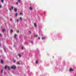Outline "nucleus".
I'll use <instances>...</instances> for the list:
<instances>
[{
    "mask_svg": "<svg viewBox=\"0 0 76 76\" xmlns=\"http://www.w3.org/2000/svg\"><path fill=\"white\" fill-rule=\"evenodd\" d=\"M11 68L12 69H16V66H15L14 65H13L11 67Z\"/></svg>",
    "mask_w": 76,
    "mask_h": 76,
    "instance_id": "f257e3e1",
    "label": "nucleus"
},
{
    "mask_svg": "<svg viewBox=\"0 0 76 76\" xmlns=\"http://www.w3.org/2000/svg\"><path fill=\"white\" fill-rule=\"evenodd\" d=\"M18 56H19V58H21V55L20 53H18Z\"/></svg>",
    "mask_w": 76,
    "mask_h": 76,
    "instance_id": "f03ea898",
    "label": "nucleus"
},
{
    "mask_svg": "<svg viewBox=\"0 0 76 76\" xmlns=\"http://www.w3.org/2000/svg\"><path fill=\"white\" fill-rule=\"evenodd\" d=\"M69 70L70 72H72L74 71V70L73 69H72V68H70Z\"/></svg>",
    "mask_w": 76,
    "mask_h": 76,
    "instance_id": "7ed1b4c3",
    "label": "nucleus"
},
{
    "mask_svg": "<svg viewBox=\"0 0 76 76\" xmlns=\"http://www.w3.org/2000/svg\"><path fill=\"white\" fill-rule=\"evenodd\" d=\"M17 64H19V65H20V64H21L19 63V61H17Z\"/></svg>",
    "mask_w": 76,
    "mask_h": 76,
    "instance_id": "20e7f679",
    "label": "nucleus"
},
{
    "mask_svg": "<svg viewBox=\"0 0 76 76\" xmlns=\"http://www.w3.org/2000/svg\"><path fill=\"white\" fill-rule=\"evenodd\" d=\"M34 25L35 27V28H37V25H36V23H34Z\"/></svg>",
    "mask_w": 76,
    "mask_h": 76,
    "instance_id": "39448f33",
    "label": "nucleus"
},
{
    "mask_svg": "<svg viewBox=\"0 0 76 76\" xmlns=\"http://www.w3.org/2000/svg\"><path fill=\"white\" fill-rule=\"evenodd\" d=\"M29 9L30 10H33V9H32V7H30Z\"/></svg>",
    "mask_w": 76,
    "mask_h": 76,
    "instance_id": "423d86ee",
    "label": "nucleus"
},
{
    "mask_svg": "<svg viewBox=\"0 0 76 76\" xmlns=\"http://www.w3.org/2000/svg\"><path fill=\"white\" fill-rule=\"evenodd\" d=\"M7 65H6V66H5L4 67L5 69H7Z\"/></svg>",
    "mask_w": 76,
    "mask_h": 76,
    "instance_id": "0eeeda50",
    "label": "nucleus"
},
{
    "mask_svg": "<svg viewBox=\"0 0 76 76\" xmlns=\"http://www.w3.org/2000/svg\"><path fill=\"white\" fill-rule=\"evenodd\" d=\"M6 31V30L5 29H3L2 30L3 32H4V31Z\"/></svg>",
    "mask_w": 76,
    "mask_h": 76,
    "instance_id": "6e6552de",
    "label": "nucleus"
},
{
    "mask_svg": "<svg viewBox=\"0 0 76 76\" xmlns=\"http://www.w3.org/2000/svg\"><path fill=\"white\" fill-rule=\"evenodd\" d=\"M18 10H17V9L16 8H15L14 9V10L15 11V12H16Z\"/></svg>",
    "mask_w": 76,
    "mask_h": 76,
    "instance_id": "1a4fd4ad",
    "label": "nucleus"
},
{
    "mask_svg": "<svg viewBox=\"0 0 76 76\" xmlns=\"http://www.w3.org/2000/svg\"><path fill=\"white\" fill-rule=\"evenodd\" d=\"M14 38H16V34H15L14 36Z\"/></svg>",
    "mask_w": 76,
    "mask_h": 76,
    "instance_id": "9d476101",
    "label": "nucleus"
},
{
    "mask_svg": "<svg viewBox=\"0 0 76 76\" xmlns=\"http://www.w3.org/2000/svg\"><path fill=\"white\" fill-rule=\"evenodd\" d=\"M1 2H2L3 3H4V0H1Z\"/></svg>",
    "mask_w": 76,
    "mask_h": 76,
    "instance_id": "9b49d317",
    "label": "nucleus"
},
{
    "mask_svg": "<svg viewBox=\"0 0 76 76\" xmlns=\"http://www.w3.org/2000/svg\"><path fill=\"white\" fill-rule=\"evenodd\" d=\"M8 68L9 69V70H10V67H9V66H8Z\"/></svg>",
    "mask_w": 76,
    "mask_h": 76,
    "instance_id": "f8f14e48",
    "label": "nucleus"
},
{
    "mask_svg": "<svg viewBox=\"0 0 76 76\" xmlns=\"http://www.w3.org/2000/svg\"><path fill=\"white\" fill-rule=\"evenodd\" d=\"M18 1L19 3H20V0H18Z\"/></svg>",
    "mask_w": 76,
    "mask_h": 76,
    "instance_id": "ddd939ff",
    "label": "nucleus"
},
{
    "mask_svg": "<svg viewBox=\"0 0 76 76\" xmlns=\"http://www.w3.org/2000/svg\"><path fill=\"white\" fill-rule=\"evenodd\" d=\"M42 39H45V37H42Z\"/></svg>",
    "mask_w": 76,
    "mask_h": 76,
    "instance_id": "4468645a",
    "label": "nucleus"
},
{
    "mask_svg": "<svg viewBox=\"0 0 76 76\" xmlns=\"http://www.w3.org/2000/svg\"><path fill=\"white\" fill-rule=\"evenodd\" d=\"M1 63L3 64V61H1Z\"/></svg>",
    "mask_w": 76,
    "mask_h": 76,
    "instance_id": "2eb2a0df",
    "label": "nucleus"
},
{
    "mask_svg": "<svg viewBox=\"0 0 76 76\" xmlns=\"http://www.w3.org/2000/svg\"><path fill=\"white\" fill-rule=\"evenodd\" d=\"M13 61H14V63H16V61L15 60H14Z\"/></svg>",
    "mask_w": 76,
    "mask_h": 76,
    "instance_id": "dca6fc26",
    "label": "nucleus"
},
{
    "mask_svg": "<svg viewBox=\"0 0 76 76\" xmlns=\"http://www.w3.org/2000/svg\"><path fill=\"white\" fill-rule=\"evenodd\" d=\"M31 44H34V42L33 41H31Z\"/></svg>",
    "mask_w": 76,
    "mask_h": 76,
    "instance_id": "f3484780",
    "label": "nucleus"
},
{
    "mask_svg": "<svg viewBox=\"0 0 76 76\" xmlns=\"http://www.w3.org/2000/svg\"><path fill=\"white\" fill-rule=\"evenodd\" d=\"M21 48L22 49V50H23V46H22L21 47Z\"/></svg>",
    "mask_w": 76,
    "mask_h": 76,
    "instance_id": "a211bd4d",
    "label": "nucleus"
},
{
    "mask_svg": "<svg viewBox=\"0 0 76 76\" xmlns=\"http://www.w3.org/2000/svg\"><path fill=\"white\" fill-rule=\"evenodd\" d=\"M16 16H18V13H16L15 14Z\"/></svg>",
    "mask_w": 76,
    "mask_h": 76,
    "instance_id": "6ab92c4d",
    "label": "nucleus"
},
{
    "mask_svg": "<svg viewBox=\"0 0 76 76\" xmlns=\"http://www.w3.org/2000/svg\"><path fill=\"white\" fill-rule=\"evenodd\" d=\"M20 19H21V20H22V17H20Z\"/></svg>",
    "mask_w": 76,
    "mask_h": 76,
    "instance_id": "aec40b11",
    "label": "nucleus"
},
{
    "mask_svg": "<svg viewBox=\"0 0 76 76\" xmlns=\"http://www.w3.org/2000/svg\"><path fill=\"white\" fill-rule=\"evenodd\" d=\"M11 32H13V31L12 30H11Z\"/></svg>",
    "mask_w": 76,
    "mask_h": 76,
    "instance_id": "412c9836",
    "label": "nucleus"
},
{
    "mask_svg": "<svg viewBox=\"0 0 76 76\" xmlns=\"http://www.w3.org/2000/svg\"><path fill=\"white\" fill-rule=\"evenodd\" d=\"M36 63L37 64V63H38V61L37 60L36 61Z\"/></svg>",
    "mask_w": 76,
    "mask_h": 76,
    "instance_id": "4be33fe9",
    "label": "nucleus"
},
{
    "mask_svg": "<svg viewBox=\"0 0 76 76\" xmlns=\"http://www.w3.org/2000/svg\"><path fill=\"white\" fill-rule=\"evenodd\" d=\"M34 37H38V36H37V35H34Z\"/></svg>",
    "mask_w": 76,
    "mask_h": 76,
    "instance_id": "5701e85b",
    "label": "nucleus"
},
{
    "mask_svg": "<svg viewBox=\"0 0 76 76\" xmlns=\"http://www.w3.org/2000/svg\"><path fill=\"white\" fill-rule=\"evenodd\" d=\"M20 14L21 15H23V14L22 13H20Z\"/></svg>",
    "mask_w": 76,
    "mask_h": 76,
    "instance_id": "b1692460",
    "label": "nucleus"
},
{
    "mask_svg": "<svg viewBox=\"0 0 76 76\" xmlns=\"http://www.w3.org/2000/svg\"><path fill=\"white\" fill-rule=\"evenodd\" d=\"M25 43V44H27V43H28V42H26Z\"/></svg>",
    "mask_w": 76,
    "mask_h": 76,
    "instance_id": "393cba45",
    "label": "nucleus"
},
{
    "mask_svg": "<svg viewBox=\"0 0 76 76\" xmlns=\"http://www.w3.org/2000/svg\"><path fill=\"white\" fill-rule=\"evenodd\" d=\"M3 69H2L1 70V72L2 73H3Z\"/></svg>",
    "mask_w": 76,
    "mask_h": 76,
    "instance_id": "a878e982",
    "label": "nucleus"
},
{
    "mask_svg": "<svg viewBox=\"0 0 76 76\" xmlns=\"http://www.w3.org/2000/svg\"><path fill=\"white\" fill-rule=\"evenodd\" d=\"M11 9H13V7H11Z\"/></svg>",
    "mask_w": 76,
    "mask_h": 76,
    "instance_id": "bb28decb",
    "label": "nucleus"
},
{
    "mask_svg": "<svg viewBox=\"0 0 76 76\" xmlns=\"http://www.w3.org/2000/svg\"><path fill=\"white\" fill-rule=\"evenodd\" d=\"M1 7H2L1 5H0V8H1Z\"/></svg>",
    "mask_w": 76,
    "mask_h": 76,
    "instance_id": "cd10ccee",
    "label": "nucleus"
},
{
    "mask_svg": "<svg viewBox=\"0 0 76 76\" xmlns=\"http://www.w3.org/2000/svg\"><path fill=\"white\" fill-rule=\"evenodd\" d=\"M38 39H40V37H38Z\"/></svg>",
    "mask_w": 76,
    "mask_h": 76,
    "instance_id": "c85d7f7f",
    "label": "nucleus"
},
{
    "mask_svg": "<svg viewBox=\"0 0 76 76\" xmlns=\"http://www.w3.org/2000/svg\"><path fill=\"white\" fill-rule=\"evenodd\" d=\"M10 11H12V9H10Z\"/></svg>",
    "mask_w": 76,
    "mask_h": 76,
    "instance_id": "c756f323",
    "label": "nucleus"
},
{
    "mask_svg": "<svg viewBox=\"0 0 76 76\" xmlns=\"http://www.w3.org/2000/svg\"><path fill=\"white\" fill-rule=\"evenodd\" d=\"M17 21L18 22H19V19H17Z\"/></svg>",
    "mask_w": 76,
    "mask_h": 76,
    "instance_id": "7c9ffc66",
    "label": "nucleus"
},
{
    "mask_svg": "<svg viewBox=\"0 0 76 76\" xmlns=\"http://www.w3.org/2000/svg\"><path fill=\"white\" fill-rule=\"evenodd\" d=\"M12 18H10V20L11 21H12Z\"/></svg>",
    "mask_w": 76,
    "mask_h": 76,
    "instance_id": "2f4dec72",
    "label": "nucleus"
},
{
    "mask_svg": "<svg viewBox=\"0 0 76 76\" xmlns=\"http://www.w3.org/2000/svg\"><path fill=\"white\" fill-rule=\"evenodd\" d=\"M19 31L18 30V31H17V33H19Z\"/></svg>",
    "mask_w": 76,
    "mask_h": 76,
    "instance_id": "473e14b6",
    "label": "nucleus"
},
{
    "mask_svg": "<svg viewBox=\"0 0 76 76\" xmlns=\"http://www.w3.org/2000/svg\"><path fill=\"white\" fill-rule=\"evenodd\" d=\"M16 4H18V3L16 2Z\"/></svg>",
    "mask_w": 76,
    "mask_h": 76,
    "instance_id": "72a5a7b5",
    "label": "nucleus"
},
{
    "mask_svg": "<svg viewBox=\"0 0 76 76\" xmlns=\"http://www.w3.org/2000/svg\"><path fill=\"white\" fill-rule=\"evenodd\" d=\"M29 33H31V31H29Z\"/></svg>",
    "mask_w": 76,
    "mask_h": 76,
    "instance_id": "f704fd0d",
    "label": "nucleus"
},
{
    "mask_svg": "<svg viewBox=\"0 0 76 76\" xmlns=\"http://www.w3.org/2000/svg\"><path fill=\"white\" fill-rule=\"evenodd\" d=\"M0 36H1V34H0Z\"/></svg>",
    "mask_w": 76,
    "mask_h": 76,
    "instance_id": "c9c22d12",
    "label": "nucleus"
},
{
    "mask_svg": "<svg viewBox=\"0 0 76 76\" xmlns=\"http://www.w3.org/2000/svg\"><path fill=\"white\" fill-rule=\"evenodd\" d=\"M16 58H17V59H18V57H16Z\"/></svg>",
    "mask_w": 76,
    "mask_h": 76,
    "instance_id": "e433bc0d",
    "label": "nucleus"
},
{
    "mask_svg": "<svg viewBox=\"0 0 76 76\" xmlns=\"http://www.w3.org/2000/svg\"><path fill=\"white\" fill-rule=\"evenodd\" d=\"M0 46H1V44H0Z\"/></svg>",
    "mask_w": 76,
    "mask_h": 76,
    "instance_id": "4c0bfd02",
    "label": "nucleus"
},
{
    "mask_svg": "<svg viewBox=\"0 0 76 76\" xmlns=\"http://www.w3.org/2000/svg\"><path fill=\"white\" fill-rule=\"evenodd\" d=\"M4 51H6V50L5 49V50H4Z\"/></svg>",
    "mask_w": 76,
    "mask_h": 76,
    "instance_id": "58836bf2",
    "label": "nucleus"
},
{
    "mask_svg": "<svg viewBox=\"0 0 76 76\" xmlns=\"http://www.w3.org/2000/svg\"><path fill=\"white\" fill-rule=\"evenodd\" d=\"M14 47H15V45H14Z\"/></svg>",
    "mask_w": 76,
    "mask_h": 76,
    "instance_id": "ea45409f",
    "label": "nucleus"
}]
</instances>
